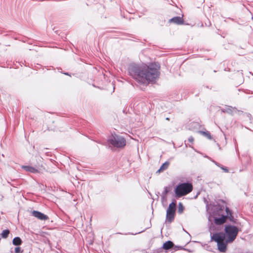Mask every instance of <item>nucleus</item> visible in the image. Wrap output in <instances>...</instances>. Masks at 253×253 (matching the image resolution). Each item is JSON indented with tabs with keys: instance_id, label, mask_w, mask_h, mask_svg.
<instances>
[{
	"instance_id": "obj_1",
	"label": "nucleus",
	"mask_w": 253,
	"mask_h": 253,
	"mask_svg": "<svg viewBox=\"0 0 253 253\" xmlns=\"http://www.w3.org/2000/svg\"><path fill=\"white\" fill-rule=\"evenodd\" d=\"M160 66L156 64L147 65H130L128 68L129 75L138 83L147 84L155 82L160 75Z\"/></svg>"
},
{
	"instance_id": "obj_2",
	"label": "nucleus",
	"mask_w": 253,
	"mask_h": 253,
	"mask_svg": "<svg viewBox=\"0 0 253 253\" xmlns=\"http://www.w3.org/2000/svg\"><path fill=\"white\" fill-rule=\"evenodd\" d=\"M211 239L217 243L218 250L220 252L225 253L226 252L227 244L229 242L227 241L224 233L214 234L211 237Z\"/></svg>"
},
{
	"instance_id": "obj_3",
	"label": "nucleus",
	"mask_w": 253,
	"mask_h": 253,
	"mask_svg": "<svg viewBox=\"0 0 253 253\" xmlns=\"http://www.w3.org/2000/svg\"><path fill=\"white\" fill-rule=\"evenodd\" d=\"M193 190V186L190 183H183L178 184L174 190L175 196L179 198L190 193Z\"/></svg>"
},
{
	"instance_id": "obj_4",
	"label": "nucleus",
	"mask_w": 253,
	"mask_h": 253,
	"mask_svg": "<svg viewBox=\"0 0 253 253\" xmlns=\"http://www.w3.org/2000/svg\"><path fill=\"white\" fill-rule=\"evenodd\" d=\"M108 142L114 147L122 148L126 145V139L122 136L116 134H112L108 139Z\"/></svg>"
},
{
	"instance_id": "obj_5",
	"label": "nucleus",
	"mask_w": 253,
	"mask_h": 253,
	"mask_svg": "<svg viewBox=\"0 0 253 253\" xmlns=\"http://www.w3.org/2000/svg\"><path fill=\"white\" fill-rule=\"evenodd\" d=\"M224 231L227 241L229 242H232L236 239L239 232L237 227L230 225L225 226Z\"/></svg>"
},
{
	"instance_id": "obj_6",
	"label": "nucleus",
	"mask_w": 253,
	"mask_h": 253,
	"mask_svg": "<svg viewBox=\"0 0 253 253\" xmlns=\"http://www.w3.org/2000/svg\"><path fill=\"white\" fill-rule=\"evenodd\" d=\"M176 210V204L174 202L170 203L167 210L166 222L171 223L174 218Z\"/></svg>"
},
{
	"instance_id": "obj_7",
	"label": "nucleus",
	"mask_w": 253,
	"mask_h": 253,
	"mask_svg": "<svg viewBox=\"0 0 253 253\" xmlns=\"http://www.w3.org/2000/svg\"><path fill=\"white\" fill-rule=\"evenodd\" d=\"M226 215H222L220 217L216 218L214 219V223L217 225H221L225 222L227 216H228L229 215H231V212L230 210L228 208H226Z\"/></svg>"
},
{
	"instance_id": "obj_8",
	"label": "nucleus",
	"mask_w": 253,
	"mask_h": 253,
	"mask_svg": "<svg viewBox=\"0 0 253 253\" xmlns=\"http://www.w3.org/2000/svg\"><path fill=\"white\" fill-rule=\"evenodd\" d=\"M32 214L33 216L40 220H45L48 219L47 216L40 211H34L32 212Z\"/></svg>"
},
{
	"instance_id": "obj_9",
	"label": "nucleus",
	"mask_w": 253,
	"mask_h": 253,
	"mask_svg": "<svg viewBox=\"0 0 253 253\" xmlns=\"http://www.w3.org/2000/svg\"><path fill=\"white\" fill-rule=\"evenodd\" d=\"M170 22L178 25L183 24L184 22L182 18L179 16H176L171 18L170 19Z\"/></svg>"
},
{
	"instance_id": "obj_10",
	"label": "nucleus",
	"mask_w": 253,
	"mask_h": 253,
	"mask_svg": "<svg viewBox=\"0 0 253 253\" xmlns=\"http://www.w3.org/2000/svg\"><path fill=\"white\" fill-rule=\"evenodd\" d=\"M22 169H25L27 171H29L32 173H37L39 172V170L38 169H36L34 167H31V166H23L22 167Z\"/></svg>"
},
{
	"instance_id": "obj_11",
	"label": "nucleus",
	"mask_w": 253,
	"mask_h": 253,
	"mask_svg": "<svg viewBox=\"0 0 253 253\" xmlns=\"http://www.w3.org/2000/svg\"><path fill=\"white\" fill-rule=\"evenodd\" d=\"M173 243L171 241H167L163 244V248L165 250H168L172 248Z\"/></svg>"
},
{
	"instance_id": "obj_12",
	"label": "nucleus",
	"mask_w": 253,
	"mask_h": 253,
	"mask_svg": "<svg viewBox=\"0 0 253 253\" xmlns=\"http://www.w3.org/2000/svg\"><path fill=\"white\" fill-rule=\"evenodd\" d=\"M12 243L15 246H18L21 244L22 241L19 237H15L12 241Z\"/></svg>"
},
{
	"instance_id": "obj_13",
	"label": "nucleus",
	"mask_w": 253,
	"mask_h": 253,
	"mask_svg": "<svg viewBox=\"0 0 253 253\" xmlns=\"http://www.w3.org/2000/svg\"><path fill=\"white\" fill-rule=\"evenodd\" d=\"M169 165V162H165L164 163L161 167H160V169L158 170L159 172L162 171L164 170L167 169Z\"/></svg>"
},
{
	"instance_id": "obj_14",
	"label": "nucleus",
	"mask_w": 253,
	"mask_h": 253,
	"mask_svg": "<svg viewBox=\"0 0 253 253\" xmlns=\"http://www.w3.org/2000/svg\"><path fill=\"white\" fill-rule=\"evenodd\" d=\"M9 234V231L8 230H3L1 233V237L3 238H6Z\"/></svg>"
},
{
	"instance_id": "obj_15",
	"label": "nucleus",
	"mask_w": 253,
	"mask_h": 253,
	"mask_svg": "<svg viewBox=\"0 0 253 253\" xmlns=\"http://www.w3.org/2000/svg\"><path fill=\"white\" fill-rule=\"evenodd\" d=\"M184 210V207L182 204L181 203H179L178 204V212L180 214L182 213Z\"/></svg>"
},
{
	"instance_id": "obj_16",
	"label": "nucleus",
	"mask_w": 253,
	"mask_h": 253,
	"mask_svg": "<svg viewBox=\"0 0 253 253\" xmlns=\"http://www.w3.org/2000/svg\"><path fill=\"white\" fill-rule=\"evenodd\" d=\"M201 133L204 135L206 137H207L208 139H211V136L210 134V133L208 132V131H202Z\"/></svg>"
},
{
	"instance_id": "obj_17",
	"label": "nucleus",
	"mask_w": 253,
	"mask_h": 253,
	"mask_svg": "<svg viewBox=\"0 0 253 253\" xmlns=\"http://www.w3.org/2000/svg\"><path fill=\"white\" fill-rule=\"evenodd\" d=\"M234 110V108H232L230 106H228L226 110H225V111L228 113H231L233 110Z\"/></svg>"
},
{
	"instance_id": "obj_18",
	"label": "nucleus",
	"mask_w": 253,
	"mask_h": 253,
	"mask_svg": "<svg viewBox=\"0 0 253 253\" xmlns=\"http://www.w3.org/2000/svg\"><path fill=\"white\" fill-rule=\"evenodd\" d=\"M214 163V164L219 167L222 170H223L225 172H228V169L226 168H224V167H220L219 166V165L218 164H217V163L215 162H213Z\"/></svg>"
},
{
	"instance_id": "obj_19",
	"label": "nucleus",
	"mask_w": 253,
	"mask_h": 253,
	"mask_svg": "<svg viewBox=\"0 0 253 253\" xmlns=\"http://www.w3.org/2000/svg\"><path fill=\"white\" fill-rule=\"evenodd\" d=\"M15 252L16 253H21V248L20 247H16L15 248Z\"/></svg>"
},
{
	"instance_id": "obj_20",
	"label": "nucleus",
	"mask_w": 253,
	"mask_h": 253,
	"mask_svg": "<svg viewBox=\"0 0 253 253\" xmlns=\"http://www.w3.org/2000/svg\"><path fill=\"white\" fill-rule=\"evenodd\" d=\"M188 141L191 143H193V142L194 141L193 137L192 136L189 137L188 138Z\"/></svg>"
}]
</instances>
